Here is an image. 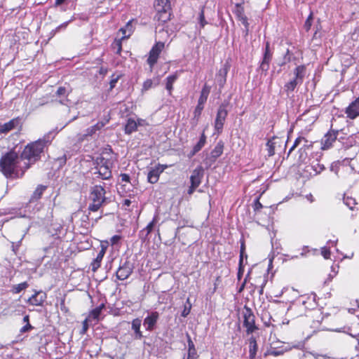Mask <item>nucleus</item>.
<instances>
[{"mask_svg":"<svg viewBox=\"0 0 359 359\" xmlns=\"http://www.w3.org/2000/svg\"><path fill=\"white\" fill-rule=\"evenodd\" d=\"M159 318V314L156 311L151 312L144 320L143 325L148 331H152Z\"/></svg>","mask_w":359,"mask_h":359,"instance_id":"4468645a","label":"nucleus"},{"mask_svg":"<svg viewBox=\"0 0 359 359\" xmlns=\"http://www.w3.org/2000/svg\"><path fill=\"white\" fill-rule=\"evenodd\" d=\"M133 272V267L129 262H125L116 271V276L118 280L127 279Z\"/></svg>","mask_w":359,"mask_h":359,"instance_id":"9b49d317","label":"nucleus"},{"mask_svg":"<svg viewBox=\"0 0 359 359\" xmlns=\"http://www.w3.org/2000/svg\"><path fill=\"white\" fill-rule=\"evenodd\" d=\"M321 254L325 259H329L330 256V250L327 247H323L321 249Z\"/></svg>","mask_w":359,"mask_h":359,"instance_id":"3c124183","label":"nucleus"},{"mask_svg":"<svg viewBox=\"0 0 359 359\" xmlns=\"http://www.w3.org/2000/svg\"><path fill=\"white\" fill-rule=\"evenodd\" d=\"M223 149L224 143L222 141L218 142L215 148L210 152L211 161H215L218 157H219L223 153Z\"/></svg>","mask_w":359,"mask_h":359,"instance_id":"4be33fe9","label":"nucleus"},{"mask_svg":"<svg viewBox=\"0 0 359 359\" xmlns=\"http://www.w3.org/2000/svg\"><path fill=\"white\" fill-rule=\"evenodd\" d=\"M304 346V344L303 342H297L296 344H292L290 346L281 347L280 348H276L271 347L264 353L265 357H277L283 355L286 351L291 350L292 348H296L299 350H302Z\"/></svg>","mask_w":359,"mask_h":359,"instance_id":"423d86ee","label":"nucleus"},{"mask_svg":"<svg viewBox=\"0 0 359 359\" xmlns=\"http://www.w3.org/2000/svg\"><path fill=\"white\" fill-rule=\"evenodd\" d=\"M95 172L93 174L102 180H109L111 177L113 162L103 156L97 157L93 163Z\"/></svg>","mask_w":359,"mask_h":359,"instance_id":"f03ea898","label":"nucleus"},{"mask_svg":"<svg viewBox=\"0 0 359 359\" xmlns=\"http://www.w3.org/2000/svg\"><path fill=\"white\" fill-rule=\"evenodd\" d=\"M226 107V104L223 103L217 109V116L215 121V129L218 133H222L224 121L228 115V111Z\"/></svg>","mask_w":359,"mask_h":359,"instance_id":"0eeeda50","label":"nucleus"},{"mask_svg":"<svg viewBox=\"0 0 359 359\" xmlns=\"http://www.w3.org/2000/svg\"><path fill=\"white\" fill-rule=\"evenodd\" d=\"M176 79V75H170L166 79L165 88L168 90L169 95H171L173 88L172 86Z\"/></svg>","mask_w":359,"mask_h":359,"instance_id":"7c9ffc66","label":"nucleus"},{"mask_svg":"<svg viewBox=\"0 0 359 359\" xmlns=\"http://www.w3.org/2000/svg\"><path fill=\"white\" fill-rule=\"evenodd\" d=\"M142 320L140 318H135L132 321V330L135 332V338L141 339L143 337L142 332L140 330Z\"/></svg>","mask_w":359,"mask_h":359,"instance_id":"5701e85b","label":"nucleus"},{"mask_svg":"<svg viewBox=\"0 0 359 359\" xmlns=\"http://www.w3.org/2000/svg\"><path fill=\"white\" fill-rule=\"evenodd\" d=\"M198 358V354L196 349L194 350H188L187 358V359H196Z\"/></svg>","mask_w":359,"mask_h":359,"instance_id":"8fccbe9b","label":"nucleus"},{"mask_svg":"<svg viewBox=\"0 0 359 359\" xmlns=\"http://www.w3.org/2000/svg\"><path fill=\"white\" fill-rule=\"evenodd\" d=\"M89 327V325H88V318H86L83 323H82V329L80 331V333L81 334H84L86 333Z\"/></svg>","mask_w":359,"mask_h":359,"instance_id":"49530a36","label":"nucleus"},{"mask_svg":"<svg viewBox=\"0 0 359 359\" xmlns=\"http://www.w3.org/2000/svg\"><path fill=\"white\" fill-rule=\"evenodd\" d=\"M204 175V170L202 166L196 167L191 172L190 182L194 187H199Z\"/></svg>","mask_w":359,"mask_h":359,"instance_id":"ddd939ff","label":"nucleus"},{"mask_svg":"<svg viewBox=\"0 0 359 359\" xmlns=\"http://www.w3.org/2000/svg\"><path fill=\"white\" fill-rule=\"evenodd\" d=\"M269 42L266 43L265 50L263 55V58L268 59V60H272V53L270 50L269 48Z\"/></svg>","mask_w":359,"mask_h":359,"instance_id":"ea45409f","label":"nucleus"},{"mask_svg":"<svg viewBox=\"0 0 359 359\" xmlns=\"http://www.w3.org/2000/svg\"><path fill=\"white\" fill-rule=\"evenodd\" d=\"M52 133H49L43 138L27 144L20 156L14 151L4 154L0 160V167L4 175L11 178L22 177L29 168V162L34 163L40 158L44 148L52 141Z\"/></svg>","mask_w":359,"mask_h":359,"instance_id":"f257e3e1","label":"nucleus"},{"mask_svg":"<svg viewBox=\"0 0 359 359\" xmlns=\"http://www.w3.org/2000/svg\"><path fill=\"white\" fill-rule=\"evenodd\" d=\"M169 36L168 32L167 30H165L163 28L160 29L157 32V37L163 39H166Z\"/></svg>","mask_w":359,"mask_h":359,"instance_id":"37998d69","label":"nucleus"},{"mask_svg":"<svg viewBox=\"0 0 359 359\" xmlns=\"http://www.w3.org/2000/svg\"><path fill=\"white\" fill-rule=\"evenodd\" d=\"M120 177H121L122 182H130V176H129V175H128L126 173H121L120 175Z\"/></svg>","mask_w":359,"mask_h":359,"instance_id":"680f3d73","label":"nucleus"},{"mask_svg":"<svg viewBox=\"0 0 359 359\" xmlns=\"http://www.w3.org/2000/svg\"><path fill=\"white\" fill-rule=\"evenodd\" d=\"M165 47V42L163 41H157L155 45L151 48L149 52V56L147 59V62L152 67L156 62L158 58V56L163 49Z\"/></svg>","mask_w":359,"mask_h":359,"instance_id":"6e6552de","label":"nucleus"},{"mask_svg":"<svg viewBox=\"0 0 359 359\" xmlns=\"http://www.w3.org/2000/svg\"><path fill=\"white\" fill-rule=\"evenodd\" d=\"M152 85H153V81L151 79H147L146 80L144 83H143V86H142V90L143 91H147L149 89H150L151 87H152Z\"/></svg>","mask_w":359,"mask_h":359,"instance_id":"a18cd8bd","label":"nucleus"},{"mask_svg":"<svg viewBox=\"0 0 359 359\" xmlns=\"http://www.w3.org/2000/svg\"><path fill=\"white\" fill-rule=\"evenodd\" d=\"M106 252V248L102 247V249L98 252L95 259H94L90 264L91 269L93 272L96 271L100 266L101 262L104 257V255Z\"/></svg>","mask_w":359,"mask_h":359,"instance_id":"6ab92c4d","label":"nucleus"},{"mask_svg":"<svg viewBox=\"0 0 359 359\" xmlns=\"http://www.w3.org/2000/svg\"><path fill=\"white\" fill-rule=\"evenodd\" d=\"M238 20H240L242 24L244 25L245 28H247L249 27V23L248 22V18L245 15H243V17H241Z\"/></svg>","mask_w":359,"mask_h":359,"instance_id":"052dcab7","label":"nucleus"},{"mask_svg":"<svg viewBox=\"0 0 359 359\" xmlns=\"http://www.w3.org/2000/svg\"><path fill=\"white\" fill-rule=\"evenodd\" d=\"M32 329V326L29 324V323H27L25 325H24L20 329V332L24 333L26 332H28L29 330Z\"/></svg>","mask_w":359,"mask_h":359,"instance_id":"13d9d810","label":"nucleus"},{"mask_svg":"<svg viewBox=\"0 0 359 359\" xmlns=\"http://www.w3.org/2000/svg\"><path fill=\"white\" fill-rule=\"evenodd\" d=\"M198 20H199V23H200L201 27H203L207 24V22L205 20L203 8L201 9V12L199 13Z\"/></svg>","mask_w":359,"mask_h":359,"instance_id":"c03bdc74","label":"nucleus"},{"mask_svg":"<svg viewBox=\"0 0 359 359\" xmlns=\"http://www.w3.org/2000/svg\"><path fill=\"white\" fill-rule=\"evenodd\" d=\"M108 122H109V119L97 122L94 126L88 128L86 130L85 133L83 134V136L84 137L92 136L97 131L101 130Z\"/></svg>","mask_w":359,"mask_h":359,"instance_id":"a211bd4d","label":"nucleus"},{"mask_svg":"<svg viewBox=\"0 0 359 359\" xmlns=\"http://www.w3.org/2000/svg\"><path fill=\"white\" fill-rule=\"evenodd\" d=\"M243 326L246 328L245 332L247 335L252 334L259 330L255 324V316L253 311L249 307L245 306L243 311Z\"/></svg>","mask_w":359,"mask_h":359,"instance_id":"39448f33","label":"nucleus"},{"mask_svg":"<svg viewBox=\"0 0 359 359\" xmlns=\"http://www.w3.org/2000/svg\"><path fill=\"white\" fill-rule=\"evenodd\" d=\"M166 165L158 164L154 168H151L147 175V180L151 184H155L158 181L160 175L167 168Z\"/></svg>","mask_w":359,"mask_h":359,"instance_id":"1a4fd4ad","label":"nucleus"},{"mask_svg":"<svg viewBox=\"0 0 359 359\" xmlns=\"http://www.w3.org/2000/svg\"><path fill=\"white\" fill-rule=\"evenodd\" d=\"M18 123L17 118H13L4 125L0 124V135L3 133H7L11 130L14 129Z\"/></svg>","mask_w":359,"mask_h":359,"instance_id":"412c9836","label":"nucleus"},{"mask_svg":"<svg viewBox=\"0 0 359 359\" xmlns=\"http://www.w3.org/2000/svg\"><path fill=\"white\" fill-rule=\"evenodd\" d=\"M120 31L123 34V38H128L133 32V27L132 25V21H129L127 22L126 26L120 29Z\"/></svg>","mask_w":359,"mask_h":359,"instance_id":"c85d7f7f","label":"nucleus"},{"mask_svg":"<svg viewBox=\"0 0 359 359\" xmlns=\"http://www.w3.org/2000/svg\"><path fill=\"white\" fill-rule=\"evenodd\" d=\"M337 135V130L328 131L321 140V149L323 150L330 149L336 141Z\"/></svg>","mask_w":359,"mask_h":359,"instance_id":"9d476101","label":"nucleus"},{"mask_svg":"<svg viewBox=\"0 0 359 359\" xmlns=\"http://www.w3.org/2000/svg\"><path fill=\"white\" fill-rule=\"evenodd\" d=\"M306 72V67L304 65H299L294 70V74L295 79H297L301 83L303 82V79Z\"/></svg>","mask_w":359,"mask_h":359,"instance_id":"a878e982","label":"nucleus"},{"mask_svg":"<svg viewBox=\"0 0 359 359\" xmlns=\"http://www.w3.org/2000/svg\"><path fill=\"white\" fill-rule=\"evenodd\" d=\"M302 140H305V138H304V137H297V138L295 140V141H294V142L293 145L292 146V147L290 149L289 152H288V154H290L292 152V150H294V148H295V147H297L299 145V144Z\"/></svg>","mask_w":359,"mask_h":359,"instance_id":"de8ad7c7","label":"nucleus"},{"mask_svg":"<svg viewBox=\"0 0 359 359\" xmlns=\"http://www.w3.org/2000/svg\"><path fill=\"white\" fill-rule=\"evenodd\" d=\"M29 286L27 282H23L18 285H15L12 287L11 292L14 294H18L21 291L25 290Z\"/></svg>","mask_w":359,"mask_h":359,"instance_id":"2f4dec72","label":"nucleus"},{"mask_svg":"<svg viewBox=\"0 0 359 359\" xmlns=\"http://www.w3.org/2000/svg\"><path fill=\"white\" fill-rule=\"evenodd\" d=\"M47 187L43 185H39L34 193L32 195L31 201H37L40 199L44 192V191L46 189Z\"/></svg>","mask_w":359,"mask_h":359,"instance_id":"bb28decb","label":"nucleus"},{"mask_svg":"<svg viewBox=\"0 0 359 359\" xmlns=\"http://www.w3.org/2000/svg\"><path fill=\"white\" fill-rule=\"evenodd\" d=\"M276 140V138H273L271 140H269L266 143L268 155L269 156H271L275 154V147L277 144Z\"/></svg>","mask_w":359,"mask_h":359,"instance_id":"c756f323","label":"nucleus"},{"mask_svg":"<svg viewBox=\"0 0 359 359\" xmlns=\"http://www.w3.org/2000/svg\"><path fill=\"white\" fill-rule=\"evenodd\" d=\"M137 128V125L135 120L129 118L125 126V133L126 134H131Z\"/></svg>","mask_w":359,"mask_h":359,"instance_id":"cd10ccee","label":"nucleus"},{"mask_svg":"<svg viewBox=\"0 0 359 359\" xmlns=\"http://www.w3.org/2000/svg\"><path fill=\"white\" fill-rule=\"evenodd\" d=\"M113 48L114 49L116 50V53L117 54H121V52L122 50V46H121V43L120 41H117L116 42L114 45H113Z\"/></svg>","mask_w":359,"mask_h":359,"instance_id":"5fc2aeb1","label":"nucleus"},{"mask_svg":"<svg viewBox=\"0 0 359 359\" xmlns=\"http://www.w3.org/2000/svg\"><path fill=\"white\" fill-rule=\"evenodd\" d=\"M198 187H194V184H191V186L189 187V188L187 191L188 194L191 195L195 191L196 189Z\"/></svg>","mask_w":359,"mask_h":359,"instance_id":"0e129e2a","label":"nucleus"},{"mask_svg":"<svg viewBox=\"0 0 359 359\" xmlns=\"http://www.w3.org/2000/svg\"><path fill=\"white\" fill-rule=\"evenodd\" d=\"M311 167L316 174L320 173L325 169L324 165L318 162H316V163H313Z\"/></svg>","mask_w":359,"mask_h":359,"instance_id":"a19ab883","label":"nucleus"},{"mask_svg":"<svg viewBox=\"0 0 359 359\" xmlns=\"http://www.w3.org/2000/svg\"><path fill=\"white\" fill-rule=\"evenodd\" d=\"M301 83H302L300 81H299L297 79H293L292 80H291L290 82L287 83L285 85V89L287 92H292L294 90V88H296V86L298 84H301Z\"/></svg>","mask_w":359,"mask_h":359,"instance_id":"473e14b6","label":"nucleus"},{"mask_svg":"<svg viewBox=\"0 0 359 359\" xmlns=\"http://www.w3.org/2000/svg\"><path fill=\"white\" fill-rule=\"evenodd\" d=\"M312 20H313V15L311 13L309 17L307 18L305 23H304V29L306 32H308L312 25Z\"/></svg>","mask_w":359,"mask_h":359,"instance_id":"79ce46f5","label":"nucleus"},{"mask_svg":"<svg viewBox=\"0 0 359 359\" xmlns=\"http://www.w3.org/2000/svg\"><path fill=\"white\" fill-rule=\"evenodd\" d=\"M105 194V189L102 186L95 185L92 187L90 195L92 203L88 207L90 211L96 212L100 208L107 200Z\"/></svg>","mask_w":359,"mask_h":359,"instance_id":"7ed1b4c3","label":"nucleus"},{"mask_svg":"<svg viewBox=\"0 0 359 359\" xmlns=\"http://www.w3.org/2000/svg\"><path fill=\"white\" fill-rule=\"evenodd\" d=\"M244 255H245V252H243V250H241L240 259H239V265L240 266H242V264H243Z\"/></svg>","mask_w":359,"mask_h":359,"instance_id":"69168bd1","label":"nucleus"},{"mask_svg":"<svg viewBox=\"0 0 359 359\" xmlns=\"http://www.w3.org/2000/svg\"><path fill=\"white\" fill-rule=\"evenodd\" d=\"M119 78H120V75H116V76L115 74L112 75L111 79L109 83L111 89H112L115 87L116 83L118 81Z\"/></svg>","mask_w":359,"mask_h":359,"instance_id":"09e8293b","label":"nucleus"},{"mask_svg":"<svg viewBox=\"0 0 359 359\" xmlns=\"http://www.w3.org/2000/svg\"><path fill=\"white\" fill-rule=\"evenodd\" d=\"M190 311H191V305H189V306H185L182 312V316L187 317L189 314Z\"/></svg>","mask_w":359,"mask_h":359,"instance_id":"4d7b16f0","label":"nucleus"},{"mask_svg":"<svg viewBox=\"0 0 359 359\" xmlns=\"http://www.w3.org/2000/svg\"><path fill=\"white\" fill-rule=\"evenodd\" d=\"M131 204V201L129 199H124L123 202V206L124 207H128Z\"/></svg>","mask_w":359,"mask_h":359,"instance_id":"774afa93","label":"nucleus"},{"mask_svg":"<svg viewBox=\"0 0 359 359\" xmlns=\"http://www.w3.org/2000/svg\"><path fill=\"white\" fill-rule=\"evenodd\" d=\"M69 93L65 87L60 86L57 88L55 95L60 99L58 102L63 105H67V102L69 100L67 99V95Z\"/></svg>","mask_w":359,"mask_h":359,"instance_id":"aec40b11","label":"nucleus"},{"mask_svg":"<svg viewBox=\"0 0 359 359\" xmlns=\"http://www.w3.org/2000/svg\"><path fill=\"white\" fill-rule=\"evenodd\" d=\"M203 108H204V105L198 103L197 106L196 107V108L194 109V118L196 119V123L198 122V121L200 118V116L202 113Z\"/></svg>","mask_w":359,"mask_h":359,"instance_id":"e433bc0d","label":"nucleus"},{"mask_svg":"<svg viewBox=\"0 0 359 359\" xmlns=\"http://www.w3.org/2000/svg\"><path fill=\"white\" fill-rule=\"evenodd\" d=\"M291 61V57L290 55L289 49L287 50L286 53L284 55V61L280 65V66L284 65L287 62H290Z\"/></svg>","mask_w":359,"mask_h":359,"instance_id":"864d4df0","label":"nucleus"},{"mask_svg":"<svg viewBox=\"0 0 359 359\" xmlns=\"http://www.w3.org/2000/svg\"><path fill=\"white\" fill-rule=\"evenodd\" d=\"M229 66L228 64H224L222 68L219 69L216 74L217 82L220 88H223L226 81V75L229 71Z\"/></svg>","mask_w":359,"mask_h":359,"instance_id":"2eb2a0df","label":"nucleus"},{"mask_svg":"<svg viewBox=\"0 0 359 359\" xmlns=\"http://www.w3.org/2000/svg\"><path fill=\"white\" fill-rule=\"evenodd\" d=\"M248 343L249 344V358L255 359L258 351V345L257 343L256 337L252 335L248 339Z\"/></svg>","mask_w":359,"mask_h":359,"instance_id":"f3484780","label":"nucleus"},{"mask_svg":"<svg viewBox=\"0 0 359 359\" xmlns=\"http://www.w3.org/2000/svg\"><path fill=\"white\" fill-rule=\"evenodd\" d=\"M104 307V305L103 304H102L99 306L93 309L90 313V317H92L93 319H98Z\"/></svg>","mask_w":359,"mask_h":359,"instance_id":"f704fd0d","label":"nucleus"},{"mask_svg":"<svg viewBox=\"0 0 359 359\" xmlns=\"http://www.w3.org/2000/svg\"><path fill=\"white\" fill-rule=\"evenodd\" d=\"M234 14L236 15L238 20H239L241 17L245 15L244 14V8L242 5L236 6V8L233 11Z\"/></svg>","mask_w":359,"mask_h":359,"instance_id":"58836bf2","label":"nucleus"},{"mask_svg":"<svg viewBox=\"0 0 359 359\" xmlns=\"http://www.w3.org/2000/svg\"><path fill=\"white\" fill-rule=\"evenodd\" d=\"M206 142V137L205 135L204 132L202 133L200 140L198 142L194 145L193 147V150L191 153V156L195 155L197 152H198L205 145Z\"/></svg>","mask_w":359,"mask_h":359,"instance_id":"393cba45","label":"nucleus"},{"mask_svg":"<svg viewBox=\"0 0 359 359\" xmlns=\"http://www.w3.org/2000/svg\"><path fill=\"white\" fill-rule=\"evenodd\" d=\"M149 233H147V231L144 232V229H143L140 231L139 236L140 238L143 241L145 242L149 239Z\"/></svg>","mask_w":359,"mask_h":359,"instance_id":"603ef678","label":"nucleus"},{"mask_svg":"<svg viewBox=\"0 0 359 359\" xmlns=\"http://www.w3.org/2000/svg\"><path fill=\"white\" fill-rule=\"evenodd\" d=\"M154 8L157 12L155 18L158 21L165 22L170 20V4L169 0H156Z\"/></svg>","mask_w":359,"mask_h":359,"instance_id":"20e7f679","label":"nucleus"},{"mask_svg":"<svg viewBox=\"0 0 359 359\" xmlns=\"http://www.w3.org/2000/svg\"><path fill=\"white\" fill-rule=\"evenodd\" d=\"M121 239V236H118V235H115L114 236H112V238H111V243L113 245L116 244L119 240Z\"/></svg>","mask_w":359,"mask_h":359,"instance_id":"e2e57ef3","label":"nucleus"},{"mask_svg":"<svg viewBox=\"0 0 359 359\" xmlns=\"http://www.w3.org/2000/svg\"><path fill=\"white\" fill-rule=\"evenodd\" d=\"M158 221V215H155L153 217L152 220L147 224V226L144 229V232L147 231V233H149L153 231L154 226Z\"/></svg>","mask_w":359,"mask_h":359,"instance_id":"72a5a7b5","label":"nucleus"},{"mask_svg":"<svg viewBox=\"0 0 359 359\" xmlns=\"http://www.w3.org/2000/svg\"><path fill=\"white\" fill-rule=\"evenodd\" d=\"M344 203L351 210H353L354 206L356 205L355 199L351 197H344Z\"/></svg>","mask_w":359,"mask_h":359,"instance_id":"4c0bfd02","label":"nucleus"},{"mask_svg":"<svg viewBox=\"0 0 359 359\" xmlns=\"http://www.w3.org/2000/svg\"><path fill=\"white\" fill-rule=\"evenodd\" d=\"M187 343H188V350H194L196 349L195 345L194 342L192 341L191 337L187 334Z\"/></svg>","mask_w":359,"mask_h":359,"instance_id":"6e6d98bb","label":"nucleus"},{"mask_svg":"<svg viewBox=\"0 0 359 359\" xmlns=\"http://www.w3.org/2000/svg\"><path fill=\"white\" fill-rule=\"evenodd\" d=\"M46 298L47 294L46 292L41 290L36 291L34 294L28 299L27 302L33 306H42Z\"/></svg>","mask_w":359,"mask_h":359,"instance_id":"f8f14e48","label":"nucleus"},{"mask_svg":"<svg viewBox=\"0 0 359 359\" xmlns=\"http://www.w3.org/2000/svg\"><path fill=\"white\" fill-rule=\"evenodd\" d=\"M311 355L315 359H327V356L323 354H319L318 353H311Z\"/></svg>","mask_w":359,"mask_h":359,"instance_id":"bf43d9fd","label":"nucleus"},{"mask_svg":"<svg viewBox=\"0 0 359 359\" xmlns=\"http://www.w3.org/2000/svg\"><path fill=\"white\" fill-rule=\"evenodd\" d=\"M210 92V87L205 84L201 91V95L198 98V103L204 105L208 100Z\"/></svg>","mask_w":359,"mask_h":359,"instance_id":"b1692460","label":"nucleus"},{"mask_svg":"<svg viewBox=\"0 0 359 359\" xmlns=\"http://www.w3.org/2000/svg\"><path fill=\"white\" fill-rule=\"evenodd\" d=\"M232 3L235 4V6L243 5L244 4V0H231Z\"/></svg>","mask_w":359,"mask_h":359,"instance_id":"338daca9","label":"nucleus"},{"mask_svg":"<svg viewBox=\"0 0 359 359\" xmlns=\"http://www.w3.org/2000/svg\"><path fill=\"white\" fill-rule=\"evenodd\" d=\"M346 114L351 119L356 118L359 115V97L346 108Z\"/></svg>","mask_w":359,"mask_h":359,"instance_id":"dca6fc26","label":"nucleus"},{"mask_svg":"<svg viewBox=\"0 0 359 359\" xmlns=\"http://www.w3.org/2000/svg\"><path fill=\"white\" fill-rule=\"evenodd\" d=\"M271 61V60L262 58V62L260 63V65H259V69L263 72H264L265 74L269 69V66H270Z\"/></svg>","mask_w":359,"mask_h":359,"instance_id":"c9c22d12","label":"nucleus"}]
</instances>
